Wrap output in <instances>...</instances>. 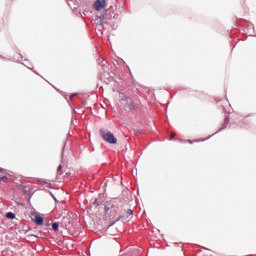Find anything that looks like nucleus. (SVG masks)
Here are the masks:
<instances>
[{"mask_svg":"<svg viewBox=\"0 0 256 256\" xmlns=\"http://www.w3.org/2000/svg\"><path fill=\"white\" fill-rule=\"evenodd\" d=\"M118 209L119 208L115 206V202L113 201H108L105 204L106 215L112 219H116V221L123 219V217H131V215H133V210L131 209H128L127 211L124 210V212H117Z\"/></svg>","mask_w":256,"mask_h":256,"instance_id":"obj_1","label":"nucleus"},{"mask_svg":"<svg viewBox=\"0 0 256 256\" xmlns=\"http://www.w3.org/2000/svg\"><path fill=\"white\" fill-rule=\"evenodd\" d=\"M100 135H101L102 139H104V141H106V143H110L111 145H116L117 139H116L115 135H113V133H111L109 131H105V130H100Z\"/></svg>","mask_w":256,"mask_h":256,"instance_id":"obj_2","label":"nucleus"},{"mask_svg":"<svg viewBox=\"0 0 256 256\" xmlns=\"http://www.w3.org/2000/svg\"><path fill=\"white\" fill-rule=\"evenodd\" d=\"M123 105L125 109H129V111H135L137 109V106L135 105V102L131 98H125L123 100Z\"/></svg>","mask_w":256,"mask_h":256,"instance_id":"obj_3","label":"nucleus"},{"mask_svg":"<svg viewBox=\"0 0 256 256\" xmlns=\"http://www.w3.org/2000/svg\"><path fill=\"white\" fill-rule=\"evenodd\" d=\"M105 0H96L94 3V9L96 11H101V9H105Z\"/></svg>","mask_w":256,"mask_h":256,"instance_id":"obj_4","label":"nucleus"},{"mask_svg":"<svg viewBox=\"0 0 256 256\" xmlns=\"http://www.w3.org/2000/svg\"><path fill=\"white\" fill-rule=\"evenodd\" d=\"M32 221H34V223H36V225H43L44 219L39 214L34 213V214H32Z\"/></svg>","mask_w":256,"mask_h":256,"instance_id":"obj_5","label":"nucleus"},{"mask_svg":"<svg viewBox=\"0 0 256 256\" xmlns=\"http://www.w3.org/2000/svg\"><path fill=\"white\" fill-rule=\"evenodd\" d=\"M5 179H7V175L5 174V170L0 168V183L2 181H5Z\"/></svg>","mask_w":256,"mask_h":256,"instance_id":"obj_6","label":"nucleus"},{"mask_svg":"<svg viewBox=\"0 0 256 256\" xmlns=\"http://www.w3.org/2000/svg\"><path fill=\"white\" fill-rule=\"evenodd\" d=\"M20 189H22L23 193H25V195H31V189L27 186H20Z\"/></svg>","mask_w":256,"mask_h":256,"instance_id":"obj_7","label":"nucleus"},{"mask_svg":"<svg viewBox=\"0 0 256 256\" xmlns=\"http://www.w3.org/2000/svg\"><path fill=\"white\" fill-rule=\"evenodd\" d=\"M6 219H15V214L13 212L6 213Z\"/></svg>","mask_w":256,"mask_h":256,"instance_id":"obj_8","label":"nucleus"},{"mask_svg":"<svg viewBox=\"0 0 256 256\" xmlns=\"http://www.w3.org/2000/svg\"><path fill=\"white\" fill-rule=\"evenodd\" d=\"M52 229H53L54 231H58V230H59V224H58V223H53V224H52Z\"/></svg>","mask_w":256,"mask_h":256,"instance_id":"obj_9","label":"nucleus"},{"mask_svg":"<svg viewBox=\"0 0 256 256\" xmlns=\"http://www.w3.org/2000/svg\"><path fill=\"white\" fill-rule=\"evenodd\" d=\"M74 97H77V94H72V95H70V97H69L70 101H73V98H74Z\"/></svg>","mask_w":256,"mask_h":256,"instance_id":"obj_10","label":"nucleus"},{"mask_svg":"<svg viewBox=\"0 0 256 256\" xmlns=\"http://www.w3.org/2000/svg\"><path fill=\"white\" fill-rule=\"evenodd\" d=\"M188 143H190V145H193V143H197V140H194V141L188 140Z\"/></svg>","mask_w":256,"mask_h":256,"instance_id":"obj_11","label":"nucleus"},{"mask_svg":"<svg viewBox=\"0 0 256 256\" xmlns=\"http://www.w3.org/2000/svg\"><path fill=\"white\" fill-rule=\"evenodd\" d=\"M63 170V166L62 165H59L58 168H57V171H62Z\"/></svg>","mask_w":256,"mask_h":256,"instance_id":"obj_12","label":"nucleus"},{"mask_svg":"<svg viewBox=\"0 0 256 256\" xmlns=\"http://www.w3.org/2000/svg\"><path fill=\"white\" fill-rule=\"evenodd\" d=\"M175 135H176L175 133H172V134H171L170 141H171V139H173V137H175Z\"/></svg>","mask_w":256,"mask_h":256,"instance_id":"obj_13","label":"nucleus"}]
</instances>
